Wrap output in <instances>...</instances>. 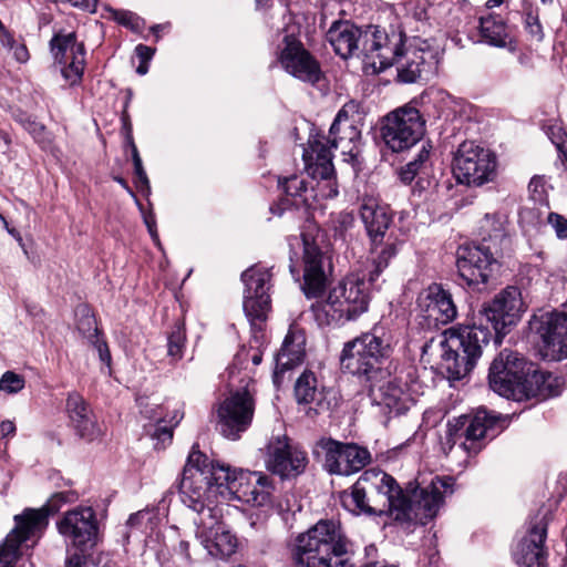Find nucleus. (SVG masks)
Masks as SVG:
<instances>
[{"label": "nucleus", "instance_id": "52", "mask_svg": "<svg viewBox=\"0 0 567 567\" xmlns=\"http://www.w3.org/2000/svg\"><path fill=\"white\" fill-rule=\"evenodd\" d=\"M176 555H178L182 560H184L186 564L192 563V556L189 553V543L186 540H181L178 546L175 549Z\"/></svg>", "mask_w": 567, "mask_h": 567}, {"label": "nucleus", "instance_id": "56", "mask_svg": "<svg viewBox=\"0 0 567 567\" xmlns=\"http://www.w3.org/2000/svg\"><path fill=\"white\" fill-rule=\"evenodd\" d=\"M545 179L540 176H534L528 185V188L532 193L543 194L545 192Z\"/></svg>", "mask_w": 567, "mask_h": 567}, {"label": "nucleus", "instance_id": "57", "mask_svg": "<svg viewBox=\"0 0 567 567\" xmlns=\"http://www.w3.org/2000/svg\"><path fill=\"white\" fill-rule=\"evenodd\" d=\"M84 560V553H74L73 555L68 557L65 567H82Z\"/></svg>", "mask_w": 567, "mask_h": 567}, {"label": "nucleus", "instance_id": "61", "mask_svg": "<svg viewBox=\"0 0 567 567\" xmlns=\"http://www.w3.org/2000/svg\"><path fill=\"white\" fill-rule=\"evenodd\" d=\"M3 227L8 231V234H10L18 241V244L23 248L24 244H23V239H22L20 233L16 228L9 227V224L7 220H6V224H3Z\"/></svg>", "mask_w": 567, "mask_h": 567}, {"label": "nucleus", "instance_id": "63", "mask_svg": "<svg viewBox=\"0 0 567 567\" xmlns=\"http://www.w3.org/2000/svg\"><path fill=\"white\" fill-rule=\"evenodd\" d=\"M553 143L557 146L558 151L563 154L565 161L567 162V146H565L563 143V136L558 134L557 140H553Z\"/></svg>", "mask_w": 567, "mask_h": 567}, {"label": "nucleus", "instance_id": "17", "mask_svg": "<svg viewBox=\"0 0 567 567\" xmlns=\"http://www.w3.org/2000/svg\"><path fill=\"white\" fill-rule=\"evenodd\" d=\"M251 384L252 382L249 381L241 389L230 392L219 406V430L227 439H239L251 424L255 412Z\"/></svg>", "mask_w": 567, "mask_h": 567}, {"label": "nucleus", "instance_id": "53", "mask_svg": "<svg viewBox=\"0 0 567 567\" xmlns=\"http://www.w3.org/2000/svg\"><path fill=\"white\" fill-rule=\"evenodd\" d=\"M13 51L14 59L20 63H25L29 60V51L24 44H18L11 49Z\"/></svg>", "mask_w": 567, "mask_h": 567}, {"label": "nucleus", "instance_id": "47", "mask_svg": "<svg viewBox=\"0 0 567 567\" xmlns=\"http://www.w3.org/2000/svg\"><path fill=\"white\" fill-rule=\"evenodd\" d=\"M151 436L157 441L156 447H165L167 443H171L173 439V426L163 425L158 423L154 426Z\"/></svg>", "mask_w": 567, "mask_h": 567}, {"label": "nucleus", "instance_id": "59", "mask_svg": "<svg viewBox=\"0 0 567 567\" xmlns=\"http://www.w3.org/2000/svg\"><path fill=\"white\" fill-rule=\"evenodd\" d=\"M16 432V425L13 422L7 420L0 423V436L7 437L8 435H12Z\"/></svg>", "mask_w": 567, "mask_h": 567}, {"label": "nucleus", "instance_id": "62", "mask_svg": "<svg viewBox=\"0 0 567 567\" xmlns=\"http://www.w3.org/2000/svg\"><path fill=\"white\" fill-rule=\"evenodd\" d=\"M295 256H297V254L295 255H290V265H289V270H290V274L292 275V277L299 281V276H300V269L298 268L297 266V262L295 260Z\"/></svg>", "mask_w": 567, "mask_h": 567}, {"label": "nucleus", "instance_id": "37", "mask_svg": "<svg viewBox=\"0 0 567 567\" xmlns=\"http://www.w3.org/2000/svg\"><path fill=\"white\" fill-rule=\"evenodd\" d=\"M278 183L286 197L282 198L278 205L271 206L270 212L281 216L282 213L290 206L298 205L296 199L301 197L302 194L307 190V183L305 178L297 175L286 177L282 181L279 179Z\"/></svg>", "mask_w": 567, "mask_h": 567}, {"label": "nucleus", "instance_id": "14", "mask_svg": "<svg viewBox=\"0 0 567 567\" xmlns=\"http://www.w3.org/2000/svg\"><path fill=\"white\" fill-rule=\"evenodd\" d=\"M452 173L457 184L481 187L496 179L497 157L475 141H465L453 154Z\"/></svg>", "mask_w": 567, "mask_h": 567}, {"label": "nucleus", "instance_id": "19", "mask_svg": "<svg viewBox=\"0 0 567 567\" xmlns=\"http://www.w3.org/2000/svg\"><path fill=\"white\" fill-rule=\"evenodd\" d=\"M56 525L66 545L82 553L91 549L97 542L99 523L92 507L79 506L70 509Z\"/></svg>", "mask_w": 567, "mask_h": 567}, {"label": "nucleus", "instance_id": "21", "mask_svg": "<svg viewBox=\"0 0 567 567\" xmlns=\"http://www.w3.org/2000/svg\"><path fill=\"white\" fill-rule=\"evenodd\" d=\"M279 52V63L293 78L310 84L318 83L322 78L320 63L305 49L293 33L286 34Z\"/></svg>", "mask_w": 567, "mask_h": 567}, {"label": "nucleus", "instance_id": "36", "mask_svg": "<svg viewBox=\"0 0 567 567\" xmlns=\"http://www.w3.org/2000/svg\"><path fill=\"white\" fill-rule=\"evenodd\" d=\"M392 234L388 235L386 241L378 244L377 246L371 245V264L365 275L369 278L370 284H374L384 269L388 268L390 261L398 254L396 240H391Z\"/></svg>", "mask_w": 567, "mask_h": 567}, {"label": "nucleus", "instance_id": "33", "mask_svg": "<svg viewBox=\"0 0 567 567\" xmlns=\"http://www.w3.org/2000/svg\"><path fill=\"white\" fill-rule=\"evenodd\" d=\"M305 358V348L302 340H296L295 336L288 333L284 343L277 353L276 368L274 371V383L279 386L282 382L284 373L300 364Z\"/></svg>", "mask_w": 567, "mask_h": 567}, {"label": "nucleus", "instance_id": "45", "mask_svg": "<svg viewBox=\"0 0 567 567\" xmlns=\"http://www.w3.org/2000/svg\"><path fill=\"white\" fill-rule=\"evenodd\" d=\"M155 515L151 511H140L135 514H132L127 519V525L131 527L143 528V529H152L153 528V519Z\"/></svg>", "mask_w": 567, "mask_h": 567}, {"label": "nucleus", "instance_id": "27", "mask_svg": "<svg viewBox=\"0 0 567 567\" xmlns=\"http://www.w3.org/2000/svg\"><path fill=\"white\" fill-rule=\"evenodd\" d=\"M221 519L223 517L199 518L196 522V537L212 557L224 559L236 551L237 538Z\"/></svg>", "mask_w": 567, "mask_h": 567}, {"label": "nucleus", "instance_id": "49", "mask_svg": "<svg viewBox=\"0 0 567 567\" xmlns=\"http://www.w3.org/2000/svg\"><path fill=\"white\" fill-rule=\"evenodd\" d=\"M110 11L112 13L113 19L116 20L118 23L131 28L138 27V17L135 16L133 12L113 9H111Z\"/></svg>", "mask_w": 567, "mask_h": 567}, {"label": "nucleus", "instance_id": "12", "mask_svg": "<svg viewBox=\"0 0 567 567\" xmlns=\"http://www.w3.org/2000/svg\"><path fill=\"white\" fill-rule=\"evenodd\" d=\"M223 491L227 495V501L237 499L260 509L256 519L254 515L249 517L252 528L261 527L272 511L274 485L271 480L262 473L229 467V480Z\"/></svg>", "mask_w": 567, "mask_h": 567}, {"label": "nucleus", "instance_id": "41", "mask_svg": "<svg viewBox=\"0 0 567 567\" xmlns=\"http://www.w3.org/2000/svg\"><path fill=\"white\" fill-rule=\"evenodd\" d=\"M354 226V216L349 212H340L331 215L330 227L333 230L334 238L346 240L348 233Z\"/></svg>", "mask_w": 567, "mask_h": 567}, {"label": "nucleus", "instance_id": "34", "mask_svg": "<svg viewBox=\"0 0 567 567\" xmlns=\"http://www.w3.org/2000/svg\"><path fill=\"white\" fill-rule=\"evenodd\" d=\"M478 32L481 42L496 48L514 50L507 25L501 18L491 14L480 18Z\"/></svg>", "mask_w": 567, "mask_h": 567}, {"label": "nucleus", "instance_id": "6", "mask_svg": "<svg viewBox=\"0 0 567 567\" xmlns=\"http://www.w3.org/2000/svg\"><path fill=\"white\" fill-rule=\"evenodd\" d=\"M491 338L489 327L481 324L476 319L472 324L445 330L440 341L441 359L450 378L461 380L466 377L476 365Z\"/></svg>", "mask_w": 567, "mask_h": 567}, {"label": "nucleus", "instance_id": "55", "mask_svg": "<svg viewBox=\"0 0 567 567\" xmlns=\"http://www.w3.org/2000/svg\"><path fill=\"white\" fill-rule=\"evenodd\" d=\"M127 143L132 151V159L134 165L142 164V159L138 153V150L133 141L132 134H131V127L127 125Z\"/></svg>", "mask_w": 567, "mask_h": 567}, {"label": "nucleus", "instance_id": "2", "mask_svg": "<svg viewBox=\"0 0 567 567\" xmlns=\"http://www.w3.org/2000/svg\"><path fill=\"white\" fill-rule=\"evenodd\" d=\"M229 480V466L209 461L194 444L186 460L178 484L181 499L203 517H223L219 498L227 501L224 488Z\"/></svg>", "mask_w": 567, "mask_h": 567}, {"label": "nucleus", "instance_id": "30", "mask_svg": "<svg viewBox=\"0 0 567 567\" xmlns=\"http://www.w3.org/2000/svg\"><path fill=\"white\" fill-rule=\"evenodd\" d=\"M360 217L365 227L371 245L382 244L389 230L393 216L389 207L380 205L373 197L362 198Z\"/></svg>", "mask_w": 567, "mask_h": 567}, {"label": "nucleus", "instance_id": "42", "mask_svg": "<svg viewBox=\"0 0 567 567\" xmlns=\"http://www.w3.org/2000/svg\"><path fill=\"white\" fill-rule=\"evenodd\" d=\"M262 360V352L258 347H241L235 355V365L247 369L248 362L258 365Z\"/></svg>", "mask_w": 567, "mask_h": 567}, {"label": "nucleus", "instance_id": "9", "mask_svg": "<svg viewBox=\"0 0 567 567\" xmlns=\"http://www.w3.org/2000/svg\"><path fill=\"white\" fill-rule=\"evenodd\" d=\"M76 494L72 491L54 493L40 509L27 508L14 516L16 526L0 546V567H13L19 557L20 545L39 538L48 525V517L60 509L63 504L73 503Z\"/></svg>", "mask_w": 567, "mask_h": 567}, {"label": "nucleus", "instance_id": "31", "mask_svg": "<svg viewBox=\"0 0 567 567\" xmlns=\"http://www.w3.org/2000/svg\"><path fill=\"white\" fill-rule=\"evenodd\" d=\"M420 305L425 307L429 318L442 324L452 322L457 316L452 295L442 284H431L420 297Z\"/></svg>", "mask_w": 567, "mask_h": 567}, {"label": "nucleus", "instance_id": "4", "mask_svg": "<svg viewBox=\"0 0 567 567\" xmlns=\"http://www.w3.org/2000/svg\"><path fill=\"white\" fill-rule=\"evenodd\" d=\"M352 547L338 522L321 519L290 544L291 567H354Z\"/></svg>", "mask_w": 567, "mask_h": 567}, {"label": "nucleus", "instance_id": "23", "mask_svg": "<svg viewBox=\"0 0 567 567\" xmlns=\"http://www.w3.org/2000/svg\"><path fill=\"white\" fill-rule=\"evenodd\" d=\"M495 266L496 259L491 247L485 244L462 246L457 249V271L467 286L481 289V285L484 286L488 282Z\"/></svg>", "mask_w": 567, "mask_h": 567}, {"label": "nucleus", "instance_id": "22", "mask_svg": "<svg viewBox=\"0 0 567 567\" xmlns=\"http://www.w3.org/2000/svg\"><path fill=\"white\" fill-rule=\"evenodd\" d=\"M50 51L64 80L70 85L79 84L85 68V48L78 42L75 32L55 33L50 40Z\"/></svg>", "mask_w": 567, "mask_h": 567}, {"label": "nucleus", "instance_id": "58", "mask_svg": "<svg viewBox=\"0 0 567 567\" xmlns=\"http://www.w3.org/2000/svg\"><path fill=\"white\" fill-rule=\"evenodd\" d=\"M73 7L95 11L97 0H68Z\"/></svg>", "mask_w": 567, "mask_h": 567}, {"label": "nucleus", "instance_id": "40", "mask_svg": "<svg viewBox=\"0 0 567 567\" xmlns=\"http://www.w3.org/2000/svg\"><path fill=\"white\" fill-rule=\"evenodd\" d=\"M186 334L183 324H176L167 338V355L172 362L182 359Z\"/></svg>", "mask_w": 567, "mask_h": 567}, {"label": "nucleus", "instance_id": "25", "mask_svg": "<svg viewBox=\"0 0 567 567\" xmlns=\"http://www.w3.org/2000/svg\"><path fill=\"white\" fill-rule=\"evenodd\" d=\"M307 463L306 452L291 446L286 435L270 439L267 445L266 465L274 474L282 478L295 477L305 471Z\"/></svg>", "mask_w": 567, "mask_h": 567}, {"label": "nucleus", "instance_id": "50", "mask_svg": "<svg viewBox=\"0 0 567 567\" xmlns=\"http://www.w3.org/2000/svg\"><path fill=\"white\" fill-rule=\"evenodd\" d=\"M134 172H135L136 179H137L136 181L137 188L141 192H145V193L150 194V192H151L150 181H148L146 172L143 167V164L134 165Z\"/></svg>", "mask_w": 567, "mask_h": 567}, {"label": "nucleus", "instance_id": "26", "mask_svg": "<svg viewBox=\"0 0 567 567\" xmlns=\"http://www.w3.org/2000/svg\"><path fill=\"white\" fill-rule=\"evenodd\" d=\"M533 328L539 334L546 354L551 360H563L567 358V313L566 312H546L535 317Z\"/></svg>", "mask_w": 567, "mask_h": 567}, {"label": "nucleus", "instance_id": "48", "mask_svg": "<svg viewBox=\"0 0 567 567\" xmlns=\"http://www.w3.org/2000/svg\"><path fill=\"white\" fill-rule=\"evenodd\" d=\"M547 221L554 228L559 239H567V218L557 213H550L547 217Z\"/></svg>", "mask_w": 567, "mask_h": 567}, {"label": "nucleus", "instance_id": "35", "mask_svg": "<svg viewBox=\"0 0 567 567\" xmlns=\"http://www.w3.org/2000/svg\"><path fill=\"white\" fill-rule=\"evenodd\" d=\"M293 393L298 404L324 406L323 388L318 386L317 377L312 371H303L296 380Z\"/></svg>", "mask_w": 567, "mask_h": 567}, {"label": "nucleus", "instance_id": "60", "mask_svg": "<svg viewBox=\"0 0 567 567\" xmlns=\"http://www.w3.org/2000/svg\"><path fill=\"white\" fill-rule=\"evenodd\" d=\"M0 41L3 47L9 48L10 50L16 45L13 37L4 28L3 30H0Z\"/></svg>", "mask_w": 567, "mask_h": 567}, {"label": "nucleus", "instance_id": "51", "mask_svg": "<svg viewBox=\"0 0 567 567\" xmlns=\"http://www.w3.org/2000/svg\"><path fill=\"white\" fill-rule=\"evenodd\" d=\"M488 225H493V233H488V239L489 240H497V239H502L504 237V229H503V225L499 220H497L495 223V216H489V215H486L485 216V225L482 226V228H485L487 227Z\"/></svg>", "mask_w": 567, "mask_h": 567}, {"label": "nucleus", "instance_id": "43", "mask_svg": "<svg viewBox=\"0 0 567 567\" xmlns=\"http://www.w3.org/2000/svg\"><path fill=\"white\" fill-rule=\"evenodd\" d=\"M24 378L13 371H7L0 378V392L16 394L24 388Z\"/></svg>", "mask_w": 567, "mask_h": 567}, {"label": "nucleus", "instance_id": "10", "mask_svg": "<svg viewBox=\"0 0 567 567\" xmlns=\"http://www.w3.org/2000/svg\"><path fill=\"white\" fill-rule=\"evenodd\" d=\"M394 35H396L400 41H398L393 50V59H391L388 64L382 65V59L375 58V61L372 62L373 71L379 73L395 64L398 80L400 82L415 83L417 81L429 80L437 69V52L425 43H423L424 47L409 45L405 48V37L401 30H392L391 33H388V39L391 40Z\"/></svg>", "mask_w": 567, "mask_h": 567}, {"label": "nucleus", "instance_id": "54", "mask_svg": "<svg viewBox=\"0 0 567 567\" xmlns=\"http://www.w3.org/2000/svg\"><path fill=\"white\" fill-rule=\"evenodd\" d=\"M135 52L136 55L140 58L141 62H148L152 59L155 50L147 45L138 44L135 48Z\"/></svg>", "mask_w": 567, "mask_h": 567}, {"label": "nucleus", "instance_id": "44", "mask_svg": "<svg viewBox=\"0 0 567 567\" xmlns=\"http://www.w3.org/2000/svg\"><path fill=\"white\" fill-rule=\"evenodd\" d=\"M16 120L22 125V127L28 131L32 137L38 143H44L45 142V127L37 122L35 120L31 118L30 116H27L25 114H20L16 117Z\"/></svg>", "mask_w": 567, "mask_h": 567}, {"label": "nucleus", "instance_id": "64", "mask_svg": "<svg viewBox=\"0 0 567 567\" xmlns=\"http://www.w3.org/2000/svg\"><path fill=\"white\" fill-rule=\"evenodd\" d=\"M518 63L525 68L532 66V59L527 53H519L517 56Z\"/></svg>", "mask_w": 567, "mask_h": 567}, {"label": "nucleus", "instance_id": "29", "mask_svg": "<svg viewBox=\"0 0 567 567\" xmlns=\"http://www.w3.org/2000/svg\"><path fill=\"white\" fill-rule=\"evenodd\" d=\"M301 245L303 249V284L301 289L307 298H317L323 292L327 285L326 258L317 244L309 241L305 236Z\"/></svg>", "mask_w": 567, "mask_h": 567}, {"label": "nucleus", "instance_id": "32", "mask_svg": "<svg viewBox=\"0 0 567 567\" xmlns=\"http://www.w3.org/2000/svg\"><path fill=\"white\" fill-rule=\"evenodd\" d=\"M66 412L73 429L81 439L92 442L101 436V429L91 409L78 392H71L68 395Z\"/></svg>", "mask_w": 567, "mask_h": 567}, {"label": "nucleus", "instance_id": "5", "mask_svg": "<svg viewBox=\"0 0 567 567\" xmlns=\"http://www.w3.org/2000/svg\"><path fill=\"white\" fill-rule=\"evenodd\" d=\"M327 41L336 54L342 59L362 55L372 68L375 58H381V64H388L394 56V49L399 38L388 39V32L377 25H369L361 30L349 21H336L326 34Z\"/></svg>", "mask_w": 567, "mask_h": 567}, {"label": "nucleus", "instance_id": "18", "mask_svg": "<svg viewBox=\"0 0 567 567\" xmlns=\"http://www.w3.org/2000/svg\"><path fill=\"white\" fill-rule=\"evenodd\" d=\"M317 446L324 454V468L334 475L349 476L360 472L371 462L367 447L355 443H342L331 437H322Z\"/></svg>", "mask_w": 567, "mask_h": 567}, {"label": "nucleus", "instance_id": "3", "mask_svg": "<svg viewBox=\"0 0 567 567\" xmlns=\"http://www.w3.org/2000/svg\"><path fill=\"white\" fill-rule=\"evenodd\" d=\"M488 384L501 396L522 401L559 395L563 381L550 372L533 369L518 352L504 349L489 367Z\"/></svg>", "mask_w": 567, "mask_h": 567}, {"label": "nucleus", "instance_id": "24", "mask_svg": "<svg viewBox=\"0 0 567 567\" xmlns=\"http://www.w3.org/2000/svg\"><path fill=\"white\" fill-rule=\"evenodd\" d=\"M361 383L367 386L372 403L383 408L389 414H403L413 404V399L404 389L405 384L392 377L388 369L386 375L368 378Z\"/></svg>", "mask_w": 567, "mask_h": 567}, {"label": "nucleus", "instance_id": "28", "mask_svg": "<svg viewBox=\"0 0 567 567\" xmlns=\"http://www.w3.org/2000/svg\"><path fill=\"white\" fill-rule=\"evenodd\" d=\"M547 525L544 518L530 522L527 535L518 543L514 558L520 567H547V553L544 544Z\"/></svg>", "mask_w": 567, "mask_h": 567}, {"label": "nucleus", "instance_id": "20", "mask_svg": "<svg viewBox=\"0 0 567 567\" xmlns=\"http://www.w3.org/2000/svg\"><path fill=\"white\" fill-rule=\"evenodd\" d=\"M270 280L268 268L254 265L241 274L244 290V311L249 321H264L270 309Z\"/></svg>", "mask_w": 567, "mask_h": 567}, {"label": "nucleus", "instance_id": "39", "mask_svg": "<svg viewBox=\"0 0 567 567\" xmlns=\"http://www.w3.org/2000/svg\"><path fill=\"white\" fill-rule=\"evenodd\" d=\"M430 166V146L422 145V148L419 151L416 157L409 162L405 166H403L400 171V179L404 184H411L413 179L420 175L424 174Z\"/></svg>", "mask_w": 567, "mask_h": 567}, {"label": "nucleus", "instance_id": "46", "mask_svg": "<svg viewBox=\"0 0 567 567\" xmlns=\"http://www.w3.org/2000/svg\"><path fill=\"white\" fill-rule=\"evenodd\" d=\"M525 28L535 40L542 41L544 39L543 27L537 12H534L533 10L526 12Z\"/></svg>", "mask_w": 567, "mask_h": 567}, {"label": "nucleus", "instance_id": "15", "mask_svg": "<svg viewBox=\"0 0 567 567\" xmlns=\"http://www.w3.org/2000/svg\"><path fill=\"white\" fill-rule=\"evenodd\" d=\"M425 121L420 111L406 104L390 112L383 120L381 135L385 145L394 153L415 145L424 135Z\"/></svg>", "mask_w": 567, "mask_h": 567}, {"label": "nucleus", "instance_id": "16", "mask_svg": "<svg viewBox=\"0 0 567 567\" xmlns=\"http://www.w3.org/2000/svg\"><path fill=\"white\" fill-rule=\"evenodd\" d=\"M526 306L519 288L508 286L499 291L494 299L484 305L475 319L488 326L496 334L505 333V329L514 326L520 319Z\"/></svg>", "mask_w": 567, "mask_h": 567}, {"label": "nucleus", "instance_id": "7", "mask_svg": "<svg viewBox=\"0 0 567 567\" xmlns=\"http://www.w3.org/2000/svg\"><path fill=\"white\" fill-rule=\"evenodd\" d=\"M392 337L383 324H375L344 343L340 354L341 368L363 381L368 378H382L386 369L382 367L391 353Z\"/></svg>", "mask_w": 567, "mask_h": 567}, {"label": "nucleus", "instance_id": "1", "mask_svg": "<svg viewBox=\"0 0 567 567\" xmlns=\"http://www.w3.org/2000/svg\"><path fill=\"white\" fill-rule=\"evenodd\" d=\"M454 478L435 477L424 487L410 483L403 491L390 474L365 470L351 487L341 494L342 505L360 515L390 514L398 522L426 525L436 516L444 496L453 493Z\"/></svg>", "mask_w": 567, "mask_h": 567}, {"label": "nucleus", "instance_id": "13", "mask_svg": "<svg viewBox=\"0 0 567 567\" xmlns=\"http://www.w3.org/2000/svg\"><path fill=\"white\" fill-rule=\"evenodd\" d=\"M503 429V420L499 416L486 409H478L471 414H463L449 421L443 445L449 450L458 445L468 453H477L482 449L483 439H493Z\"/></svg>", "mask_w": 567, "mask_h": 567}, {"label": "nucleus", "instance_id": "11", "mask_svg": "<svg viewBox=\"0 0 567 567\" xmlns=\"http://www.w3.org/2000/svg\"><path fill=\"white\" fill-rule=\"evenodd\" d=\"M372 285L365 272H352L332 287L323 305L330 321L337 323L351 321L367 312Z\"/></svg>", "mask_w": 567, "mask_h": 567}, {"label": "nucleus", "instance_id": "8", "mask_svg": "<svg viewBox=\"0 0 567 567\" xmlns=\"http://www.w3.org/2000/svg\"><path fill=\"white\" fill-rule=\"evenodd\" d=\"M361 130L358 121L350 116L348 111L341 109L332 122L328 136L316 137L310 141L311 153L315 154L312 174L323 181L330 182L334 175L332 164V148H340L346 162H353L358 155V144Z\"/></svg>", "mask_w": 567, "mask_h": 567}, {"label": "nucleus", "instance_id": "38", "mask_svg": "<svg viewBox=\"0 0 567 567\" xmlns=\"http://www.w3.org/2000/svg\"><path fill=\"white\" fill-rule=\"evenodd\" d=\"M78 331L96 348L101 361L109 362L111 354L107 344L100 338L96 320L89 311H84L78 320Z\"/></svg>", "mask_w": 567, "mask_h": 567}]
</instances>
